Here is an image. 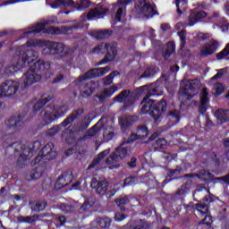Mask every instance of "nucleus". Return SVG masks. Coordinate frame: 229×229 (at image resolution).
<instances>
[{
    "mask_svg": "<svg viewBox=\"0 0 229 229\" xmlns=\"http://www.w3.org/2000/svg\"><path fill=\"white\" fill-rule=\"evenodd\" d=\"M38 58V53L35 50H27L19 55H14L11 64L4 69L5 74H13L21 69H24L26 65H30Z\"/></svg>",
    "mask_w": 229,
    "mask_h": 229,
    "instance_id": "nucleus-1",
    "label": "nucleus"
},
{
    "mask_svg": "<svg viewBox=\"0 0 229 229\" xmlns=\"http://www.w3.org/2000/svg\"><path fill=\"white\" fill-rule=\"evenodd\" d=\"M27 47H44L43 55H59L64 53L65 45L46 40H30L26 43Z\"/></svg>",
    "mask_w": 229,
    "mask_h": 229,
    "instance_id": "nucleus-2",
    "label": "nucleus"
},
{
    "mask_svg": "<svg viewBox=\"0 0 229 229\" xmlns=\"http://www.w3.org/2000/svg\"><path fill=\"white\" fill-rule=\"evenodd\" d=\"M24 88L17 81H5L0 85V98H10L19 99L22 96Z\"/></svg>",
    "mask_w": 229,
    "mask_h": 229,
    "instance_id": "nucleus-3",
    "label": "nucleus"
},
{
    "mask_svg": "<svg viewBox=\"0 0 229 229\" xmlns=\"http://www.w3.org/2000/svg\"><path fill=\"white\" fill-rule=\"evenodd\" d=\"M93 53L97 55H105V59L99 62V65H103V64H106V62H112L114 58H115V55H117V49L115 47L110 43H100L94 49Z\"/></svg>",
    "mask_w": 229,
    "mask_h": 229,
    "instance_id": "nucleus-4",
    "label": "nucleus"
},
{
    "mask_svg": "<svg viewBox=\"0 0 229 229\" xmlns=\"http://www.w3.org/2000/svg\"><path fill=\"white\" fill-rule=\"evenodd\" d=\"M181 85L180 94L186 96V99L190 100L198 94L200 83L198 80H183Z\"/></svg>",
    "mask_w": 229,
    "mask_h": 229,
    "instance_id": "nucleus-5",
    "label": "nucleus"
},
{
    "mask_svg": "<svg viewBox=\"0 0 229 229\" xmlns=\"http://www.w3.org/2000/svg\"><path fill=\"white\" fill-rule=\"evenodd\" d=\"M42 80V75L37 72V70L30 66V69L23 74V89H30L31 85L38 83Z\"/></svg>",
    "mask_w": 229,
    "mask_h": 229,
    "instance_id": "nucleus-6",
    "label": "nucleus"
},
{
    "mask_svg": "<svg viewBox=\"0 0 229 229\" xmlns=\"http://www.w3.org/2000/svg\"><path fill=\"white\" fill-rule=\"evenodd\" d=\"M130 155V147L125 146V143H122L106 160V164L108 165H112V164H115V162H119V160H123V158H126Z\"/></svg>",
    "mask_w": 229,
    "mask_h": 229,
    "instance_id": "nucleus-7",
    "label": "nucleus"
},
{
    "mask_svg": "<svg viewBox=\"0 0 229 229\" xmlns=\"http://www.w3.org/2000/svg\"><path fill=\"white\" fill-rule=\"evenodd\" d=\"M107 72H110V66H106L103 68H95L81 75L75 81V82L81 83L83 81H87V80H92V78H101V76H105V74H106Z\"/></svg>",
    "mask_w": 229,
    "mask_h": 229,
    "instance_id": "nucleus-8",
    "label": "nucleus"
},
{
    "mask_svg": "<svg viewBox=\"0 0 229 229\" xmlns=\"http://www.w3.org/2000/svg\"><path fill=\"white\" fill-rule=\"evenodd\" d=\"M56 158V150L55 149V144L47 143L38 153L35 158V162H40V160H55Z\"/></svg>",
    "mask_w": 229,
    "mask_h": 229,
    "instance_id": "nucleus-9",
    "label": "nucleus"
},
{
    "mask_svg": "<svg viewBox=\"0 0 229 229\" xmlns=\"http://www.w3.org/2000/svg\"><path fill=\"white\" fill-rule=\"evenodd\" d=\"M137 8L139 12L142 13L147 19H149V17H153L155 15L156 11H155V4H149L146 0H140Z\"/></svg>",
    "mask_w": 229,
    "mask_h": 229,
    "instance_id": "nucleus-10",
    "label": "nucleus"
},
{
    "mask_svg": "<svg viewBox=\"0 0 229 229\" xmlns=\"http://www.w3.org/2000/svg\"><path fill=\"white\" fill-rule=\"evenodd\" d=\"M114 103H123L126 106L133 105V94L129 89L123 90L113 99Z\"/></svg>",
    "mask_w": 229,
    "mask_h": 229,
    "instance_id": "nucleus-11",
    "label": "nucleus"
},
{
    "mask_svg": "<svg viewBox=\"0 0 229 229\" xmlns=\"http://www.w3.org/2000/svg\"><path fill=\"white\" fill-rule=\"evenodd\" d=\"M36 72L38 74H44L47 78H51V64L49 62H45L44 60H38L32 66Z\"/></svg>",
    "mask_w": 229,
    "mask_h": 229,
    "instance_id": "nucleus-12",
    "label": "nucleus"
},
{
    "mask_svg": "<svg viewBox=\"0 0 229 229\" xmlns=\"http://www.w3.org/2000/svg\"><path fill=\"white\" fill-rule=\"evenodd\" d=\"M90 185L92 189H96V191L98 192V194H100V196H105V194H106V191H108V182H106V180L103 178H93L91 180Z\"/></svg>",
    "mask_w": 229,
    "mask_h": 229,
    "instance_id": "nucleus-13",
    "label": "nucleus"
},
{
    "mask_svg": "<svg viewBox=\"0 0 229 229\" xmlns=\"http://www.w3.org/2000/svg\"><path fill=\"white\" fill-rule=\"evenodd\" d=\"M55 106L47 107L39 114V119L42 121L43 126H47V124H51L55 119H56V115L55 114Z\"/></svg>",
    "mask_w": 229,
    "mask_h": 229,
    "instance_id": "nucleus-14",
    "label": "nucleus"
},
{
    "mask_svg": "<svg viewBox=\"0 0 229 229\" xmlns=\"http://www.w3.org/2000/svg\"><path fill=\"white\" fill-rule=\"evenodd\" d=\"M72 180V172H66L58 178L55 182V187L56 189H64V187H67Z\"/></svg>",
    "mask_w": 229,
    "mask_h": 229,
    "instance_id": "nucleus-15",
    "label": "nucleus"
},
{
    "mask_svg": "<svg viewBox=\"0 0 229 229\" xmlns=\"http://www.w3.org/2000/svg\"><path fill=\"white\" fill-rule=\"evenodd\" d=\"M208 101H210V98H208V89L204 88L200 93V105L199 106V112L200 114H203L207 112Z\"/></svg>",
    "mask_w": 229,
    "mask_h": 229,
    "instance_id": "nucleus-16",
    "label": "nucleus"
},
{
    "mask_svg": "<svg viewBox=\"0 0 229 229\" xmlns=\"http://www.w3.org/2000/svg\"><path fill=\"white\" fill-rule=\"evenodd\" d=\"M217 47H219V42L217 40H213L202 47L200 55L201 56H208L209 55H214V53L217 51Z\"/></svg>",
    "mask_w": 229,
    "mask_h": 229,
    "instance_id": "nucleus-17",
    "label": "nucleus"
},
{
    "mask_svg": "<svg viewBox=\"0 0 229 229\" xmlns=\"http://www.w3.org/2000/svg\"><path fill=\"white\" fill-rule=\"evenodd\" d=\"M51 8H72L76 10L74 0H55L50 4Z\"/></svg>",
    "mask_w": 229,
    "mask_h": 229,
    "instance_id": "nucleus-18",
    "label": "nucleus"
},
{
    "mask_svg": "<svg viewBox=\"0 0 229 229\" xmlns=\"http://www.w3.org/2000/svg\"><path fill=\"white\" fill-rule=\"evenodd\" d=\"M207 17V13L205 11L200 12H191L189 17H188V23L187 26H194L197 22H199L201 19H205Z\"/></svg>",
    "mask_w": 229,
    "mask_h": 229,
    "instance_id": "nucleus-19",
    "label": "nucleus"
},
{
    "mask_svg": "<svg viewBox=\"0 0 229 229\" xmlns=\"http://www.w3.org/2000/svg\"><path fill=\"white\" fill-rule=\"evenodd\" d=\"M6 126H8L12 131H19V130H21V126H22V116L18 115L11 117L6 122Z\"/></svg>",
    "mask_w": 229,
    "mask_h": 229,
    "instance_id": "nucleus-20",
    "label": "nucleus"
},
{
    "mask_svg": "<svg viewBox=\"0 0 229 229\" xmlns=\"http://www.w3.org/2000/svg\"><path fill=\"white\" fill-rule=\"evenodd\" d=\"M141 113L149 114L153 117V110H155V101L145 97L141 102Z\"/></svg>",
    "mask_w": 229,
    "mask_h": 229,
    "instance_id": "nucleus-21",
    "label": "nucleus"
},
{
    "mask_svg": "<svg viewBox=\"0 0 229 229\" xmlns=\"http://www.w3.org/2000/svg\"><path fill=\"white\" fill-rule=\"evenodd\" d=\"M165 110H167V103L165 101L162 100L157 104V106L155 104L154 110L152 111L153 119H155V121H158L162 113L165 112Z\"/></svg>",
    "mask_w": 229,
    "mask_h": 229,
    "instance_id": "nucleus-22",
    "label": "nucleus"
},
{
    "mask_svg": "<svg viewBox=\"0 0 229 229\" xmlns=\"http://www.w3.org/2000/svg\"><path fill=\"white\" fill-rule=\"evenodd\" d=\"M106 13H108V9L103 8V7H97L95 9H92L88 13V21H92V19L98 17L101 18Z\"/></svg>",
    "mask_w": 229,
    "mask_h": 229,
    "instance_id": "nucleus-23",
    "label": "nucleus"
},
{
    "mask_svg": "<svg viewBox=\"0 0 229 229\" xmlns=\"http://www.w3.org/2000/svg\"><path fill=\"white\" fill-rule=\"evenodd\" d=\"M215 117H216L217 124H223L224 123H228L229 114L228 110L218 109L215 112Z\"/></svg>",
    "mask_w": 229,
    "mask_h": 229,
    "instance_id": "nucleus-24",
    "label": "nucleus"
},
{
    "mask_svg": "<svg viewBox=\"0 0 229 229\" xmlns=\"http://www.w3.org/2000/svg\"><path fill=\"white\" fill-rule=\"evenodd\" d=\"M83 114V109H77L72 112L71 115H69L66 119L64 120V122L61 123V126H69L72 122L76 121L78 119L79 115H81Z\"/></svg>",
    "mask_w": 229,
    "mask_h": 229,
    "instance_id": "nucleus-25",
    "label": "nucleus"
},
{
    "mask_svg": "<svg viewBox=\"0 0 229 229\" xmlns=\"http://www.w3.org/2000/svg\"><path fill=\"white\" fill-rule=\"evenodd\" d=\"M119 90V88L117 86H112L109 89H106L98 95V99L100 101H105L107 98H112L115 92Z\"/></svg>",
    "mask_w": 229,
    "mask_h": 229,
    "instance_id": "nucleus-26",
    "label": "nucleus"
},
{
    "mask_svg": "<svg viewBox=\"0 0 229 229\" xmlns=\"http://www.w3.org/2000/svg\"><path fill=\"white\" fill-rule=\"evenodd\" d=\"M110 153V149H106L100 152L97 158L93 160V162L89 165V169H93V167H98V165H101V162H103V158L106 157Z\"/></svg>",
    "mask_w": 229,
    "mask_h": 229,
    "instance_id": "nucleus-27",
    "label": "nucleus"
},
{
    "mask_svg": "<svg viewBox=\"0 0 229 229\" xmlns=\"http://www.w3.org/2000/svg\"><path fill=\"white\" fill-rule=\"evenodd\" d=\"M112 35V30H94L92 32V37L98 40H103L104 38H108Z\"/></svg>",
    "mask_w": 229,
    "mask_h": 229,
    "instance_id": "nucleus-28",
    "label": "nucleus"
},
{
    "mask_svg": "<svg viewBox=\"0 0 229 229\" xmlns=\"http://www.w3.org/2000/svg\"><path fill=\"white\" fill-rule=\"evenodd\" d=\"M95 223L98 225V226H99V228H110V225H112V219L108 217H98L96 218Z\"/></svg>",
    "mask_w": 229,
    "mask_h": 229,
    "instance_id": "nucleus-29",
    "label": "nucleus"
},
{
    "mask_svg": "<svg viewBox=\"0 0 229 229\" xmlns=\"http://www.w3.org/2000/svg\"><path fill=\"white\" fill-rule=\"evenodd\" d=\"M50 98H41L34 106L32 108V112L33 114H37V112H38L39 110H42V108L44 107L45 105H47V103H49Z\"/></svg>",
    "mask_w": 229,
    "mask_h": 229,
    "instance_id": "nucleus-30",
    "label": "nucleus"
},
{
    "mask_svg": "<svg viewBox=\"0 0 229 229\" xmlns=\"http://www.w3.org/2000/svg\"><path fill=\"white\" fill-rule=\"evenodd\" d=\"M40 31H43V33H50V31L46 30V23H38L30 31L25 32V35H37L40 33Z\"/></svg>",
    "mask_w": 229,
    "mask_h": 229,
    "instance_id": "nucleus-31",
    "label": "nucleus"
},
{
    "mask_svg": "<svg viewBox=\"0 0 229 229\" xmlns=\"http://www.w3.org/2000/svg\"><path fill=\"white\" fill-rule=\"evenodd\" d=\"M194 210L200 214V216L208 215V206L207 204L197 203L193 206Z\"/></svg>",
    "mask_w": 229,
    "mask_h": 229,
    "instance_id": "nucleus-32",
    "label": "nucleus"
},
{
    "mask_svg": "<svg viewBox=\"0 0 229 229\" xmlns=\"http://www.w3.org/2000/svg\"><path fill=\"white\" fill-rule=\"evenodd\" d=\"M140 90H147L148 93L145 98H148V99L152 96H160V94H162V92L158 90V88L148 89V86H142L140 88Z\"/></svg>",
    "mask_w": 229,
    "mask_h": 229,
    "instance_id": "nucleus-33",
    "label": "nucleus"
},
{
    "mask_svg": "<svg viewBox=\"0 0 229 229\" xmlns=\"http://www.w3.org/2000/svg\"><path fill=\"white\" fill-rule=\"evenodd\" d=\"M138 117L137 116H126L123 118H121L120 120V124L122 128H128L131 124H133L135 121H137Z\"/></svg>",
    "mask_w": 229,
    "mask_h": 229,
    "instance_id": "nucleus-34",
    "label": "nucleus"
},
{
    "mask_svg": "<svg viewBox=\"0 0 229 229\" xmlns=\"http://www.w3.org/2000/svg\"><path fill=\"white\" fill-rule=\"evenodd\" d=\"M17 221L19 223H29L30 225H33L38 221V215H34L31 216H18Z\"/></svg>",
    "mask_w": 229,
    "mask_h": 229,
    "instance_id": "nucleus-35",
    "label": "nucleus"
},
{
    "mask_svg": "<svg viewBox=\"0 0 229 229\" xmlns=\"http://www.w3.org/2000/svg\"><path fill=\"white\" fill-rule=\"evenodd\" d=\"M99 131H101V120L97 124H95L93 127H91L90 129L88 130L87 136L88 137H96V135H98V133H99Z\"/></svg>",
    "mask_w": 229,
    "mask_h": 229,
    "instance_id": "nucleus-36",
    "label": "nucleus"
},
{
    "mask_svg": "<svg viewBox=\"0 0 229 229\" xmlns=\"http://www.w3.org/2000/svg\"><path fill=\"white\" fill-rule=\"evenodd\" d=\"M94 92V88H92V84H86L81 89V96L82 98H89V96H92Z\"/></svg>",
    "mask_w": 229,
    "mask_h": 229,
    "instance_id": "nucleus-37",
    "label": "nucleus"
},
{
    "mask_svg": "<svg viewBox=\"0 0 229 229\" xmlns=\"http://www.w3.org/2000/svg\"><path fill=\"white\" fill-rule=\"evenodd\" d=\"M117 74H119V72L114 71V72H111L109 75H107L106 78H104L103 79L104 85L106 87H108V85H112V83H114V78H115V76H117Z\"/></svg>",
    "mask_w": 229,
    "mask_h": 229,
    "instance_id": "nucleus-38",
    "label": "nucleus"
},
{
    "mask_svg": "<svg viewBox=\"0 0 229 229\" xmlns=\"http://www.w3.org/2000/svg\"><path fill=\"white\" fill-rule=\"evenodd\" d=\"M103 137L106 142L112 140L113 137H115V133H114V127L106 128L104 131Z\"/></svg>",
    "mask_w": 229,
    "mask_h": 229,
    "instance_id": "nucleus-39",
    "label": "nucleus"
},
{
    "mask_svg": "<svg viewBox=\"0 0 229 229\" xmlns=\"http://www.w3.org/2000/svg\"><path fill=\"white\" fill-rule=\"evenodd\" d=\"M229 58V44H227L225 48L216 54V59L225 60Z\"/></svg>",
    "mask_w": 229,
    "mask_h": 229,
    "instance_id": "nucleus-40",
    "label": "nucleus"
},
{
    "mask_svg": "<svg viewBox=\"0 0 229 229\" xmlns=\"http://www.w3.org/2000/svg\"><path fill=\"white\" fill-rule=\"evenodd\" d=\"M177 13L182 15V10H187V0H175Z\"/></svg>",
    "mask_w": 229,
    "mask_h": 229,
    "instance_id": "nucleus-41",
    "label": "nucleus"
},
{
    "mask_svg": "<svg viewBox=\"0 0 229 229\" xmlns=\"http://www.w3.org/2000/svg\"><path fill=\"white\" fill-rule=\"evenodd\" d=\"M174 49V42H170L166 45V49L164 53V57L165 58V60H167L171 56V55H173Z\"/></svg>",
    "mask_w": 229,
    "mask_h": 229,
    "instance_id": "nucleus-42",
    "label": "nucleus"
},
{
    "mask_svg": "<svg viewBox=\"0 0 229 229\" xmlns=\"http://www.w3.org/2000/svg\"><path fill=\"white\" fill-rule=\"evenodd\" d=\"M34 212H41L46 208V201L38 200L31 208Z\"/></svg>",
    "mask_w": 229,
    "mask_h": 229,
    "instance_id": "nucleus-43",
    "label": "nucleus"
},
{
    "mask_svg": "<svg viewBox=\"0 0 229 229\" xmlns=\"http://www.w3.org/2000/svg\"><path fill=\"white\" fill-rule=\"evenodd\" d=\"M30 176L31 180H38V178H40V176H42V168L38 167V168L33 169L32 171H30Z\"/></svg>",
    "mask_w": 229,
    "mask_h": 229,
    "instance_id": "nucleus-44",
    "label": "nucleus"
},
{
    "mask_svg": "<svg viewBox=\"0 0 229 229\" xmlns=\"http://www.w3.org/2000/svg\"><path fill=\"white\" fill-rule=\"evenodd\" d=\"M137 133H138L139 139H146V137H148V135H149V133L148 131V127H146V126L140 127L137 131Z\"/></svg>",
    "mask_w": 229,
    "mask_h": 229,
    "instance_id": "nucleus-45",
    "label": "nucleus"
},
{
    "mask_svg": "<svg viewBox=\"0 0 229 229\" xmlns=\"http://www.w3.org/2000/svg\"><path fill=\"white\" fill-rule=\"evenodd\" d=\"M218 26L222 31H228L229 23L224 17L220 18L218 21Z\"/></svg>",
    "mask_w": 229,
    "mask_h": 229,
    "instance_id": "nucleus-46",
    "label": "nucleus"
},
{
    "mask_svg": "<svg viewBox=\"0 0 229 229\" xmlns=\"http://www.w3.org/2000/svg\"><path fill=\"white\" fill-rule=\"evenodd\" d=\"M167 146V140L165 139H158L155 143L154 147L156 149H164Z\"/></svg>",
    "mask_w": 229,
    "mask_h": 229,
    "instance_id": "nucleus-47",
    "label": "nucleus"
},
{
    "mask_svg": "<svg viewBox=\"0 0 229 229\" xmlns=\"http://www.w3.org/2000/svg\"><path fill=\"white\" fill-rule=\"evenodd\" d=\"M169 118L170 121H173L174 124H176L180 122V114L178 113V111H171L169 113Z\"/></svg>",
    "mask_w": 229,
    "mask_h": 229,
    "instance_id": "nucleus-48",
    "label": "nucleus"
},
{
    "mask_svg": "<svg viewBox=\"0 0 229 229\" xmlns=\"http://www.w3.org/2000/svg\"><path fill=\"white\" fill-rule=\"evenodd\" d=\"M186 31L185 30H181L178 32V36L180 37L181 40V49H183L185 47V44L187 42V36H186Z\"/></svg>",
    "mask_w": 229,
    "mask_h": 229,
    "instance_id": "nucleus-49",
    "label": "nucleus"
},
{
    "mask_svg": "<svg viewBox=\"0 0 229 229\" xmlns=\"http://www.w3.org/2000/svg\"><path fill=\"white\" fill-rule=\"evenodd\" d=\"M64 106H54V115H55V119H58V117H62V115H65V111L64 110Z\"/></svg>",
    "mask_w": 229,
    "mask_h": 229,
    "instance_id": "nucleus-50",
    "label": "nucleus"
},
{
    "mask_svg": "<svg viewBox=\"0 0 229 229\" xmlns=\"http://www.w3.org/2000/svg\"><path fill=\"white\" fill-rule=\"evenodd\" d=\"M90 6V1L89 0H81V4H76L75 10H85Z\"/></svg>",
    "mask_w": 229,
    "mask_h": 229,
    "instance_id": "nucleus-51",
    "label": "nucleus"
},
{
    "mask_svg": "<svg viewBox=\"0 0 229 229\" xmlns=\"http://www.w3.org/2000/svg\"><path fill=\"white\" fill-rule=\"evenodd\" d=\"M157 74L156 68H148L147 69L140 78H151V76Z\"/></svg>",
    "mask_w": 229,
    "mask_h": 229,
    "instance_id": "nucleus-52",
    "label": "nucleus"
},
{
    "mask_svg": "<svg viewBox=\"0 0 229 229\" xmlns=\"http://www.w3.org/2000/svg\"><path fill=\"white\" fill-rule=\"evenodd\" d=\"M57 208L62 210V212H64V214L72 212V206L71 205L60 204L57 206Z\"/></svg>",
    "mask_w": 229,
    "mask_h": 229,
    "instance_id": "nucleus-53",
    "label": "nucleus"
},
{
    "mask_svg": "<svg viewBox=\"0 0 229 229\" xmlns=\"http://www.w3.org/2000/svg\"><path fill=\"white\" fill-rule=\"evenodd\" d=\"M115 203L118 207H121L123 205H127V203H130V199L126 196L121 197L115 199Z\"/></svg>",
    "mask_w": 229,
    "mask_h": 229,
    "instance_id": "nucleus-54",
    "label": "nucleus"
},
{
    "mask_svg": "<svg viewBox=\"0 0 229 229\" xmlns=\"http://www.w3.org/2000/svg\"><path fill=\"white\" fill-rule=\"evenodd\" d=\"M60 131V125H56L55 127L50 128L47 131V135H49V137H54V135H56V133H59Z\"/></svg>",
    "mask_w": 229,
    "mask_h": 229,
    "instance_id": "nucleus-55",
    "label": "nucleus"
},
{
    "mask_svg": "<svg viewBox=\"0 0 229 229\" xmlns=\"http://www.w3.org/2000/svg\"><path fill=\"white\" fill-rule=\"evenodd\" d=\"M137 179L135 177H128L125 179L123 182V187H127V185H136Z\"/></svg>",
    "mask_w": 229,
    "mask_h": 229,
    "instance_id": "nucleus-56",
    "label": "nucleus"
},
{
    "mask_svg": "<svg viewBox=\"0 0 229 229\" xmlns=\"http://www.w3.org/2000/svg\"><path fill=\"white\" fill-rule=\"evenodd\" d=\"M205 218L199 223V225H207V226H210L212 225V216L208 215H204Z\"/></svg>",
    "mask_w": 229,
    "mask_h": 229,
    "instance_id": "nucleus-57",
    "label": "nucleus"
},
{
    "mask_svg": "<svg viewBox=\"0 0 229 229\" xmlns=\"http://www.w3.org/2000/svg\"><path fill=\"white\" fill-rule=\"evenodd\" d=\"M64 78L65 76L64 75V73H59L52 80L51 83L53 85L60 83V81H64Z\"/></svg>",
    "mask_w": 229,
    "mask_h": 229,
    "instance_id": "nucleus-58",
    "label": "nucleus"
},
{
    "mask_svg": "<svg viewBox=\"0 0 229 229\" xmlns=\"http://www.w3.org/2000/svg\"><path fill=\"white\" fill-rule=\"evenodd\" d=\"M216 199H217V198H216L214 196V194L210 193V191H208V195H207L203 201L204 203H212L213 201H216Z\"/></svg>",
    "mask_w": 229,
    "mask_h": 229,
    "instance_id": "nucleus-59",
    "label": "nucleus"
},
{
    "mask_svg": "<svg viewBox=\"0 0 229 229\" xmlns=\"http://www.w3.org/2000/svg\"><path fill=\"white\" fill-rule=\"evenodd\" d=\"M30 148H27L23 151V153L19 157V162H21V160H23V162H26V159L29 158L30 157Z\"/></svg>",
    "mask_w": 229,
    "mask_h": 229,
    "instance_id": "nucleus-60",
    "label": "nucleus"
},
{
    "mask_svg": "<svg viewBox=\"0 0 229 229\" xmlns=\"http://www.w3.org/2000/svg\"><path fill=\"white\" fill-rule=\"evenodd\" d=\"M216 94V96H219V94H223L225 92V87H223V84L216 83L215 85Z\"/></svg>",
    "mask_w": 229,
    "mask_h": 229,
    "instance_id": "nucleus-61",
    "label": "nucleus"
},
{
    "mask_svg": "<svg viewBox=\"0 0 229 229\" xmlns=\"http://www.w3.org/2000/svg\"><path fill=\"white\" fill-rule=\"evenodd\" d=\"M84 203L86 207L90 208L96 203V199L94 197H89L84 201Z\"/></svg>",
    "mask_w": 229,
    "mask_h": 229,
    "instance_id": "nucleus-62",
    "label": "nucleus"
},
{
    "mask_svg": "<svg viewBox=\"0 0 229 229\" xmlns=\"http://www.w3.org/2000/svg\"><path fill=\"white\" fill-rule=\"evenodd\" d=\"M187 189L185 186L182 185L179 190L175 192V196H183L187 192Z\"/></svg>",
    "mask_w": 229,
    "mask_h": 229,
    "instance_id": "nucleus-63",
    "label": "nucleus"
},
{
    "mask_svg": "<svg viewBox=\"0 0 229 229\" xmlns=\"http://www.w3.org/2000/svg\"><path fill=\"white\" fill-rule=\"evenodd\" d=\"M180 173H182V167L177 166L175 169L170 171L169 176H174V174H180Z\"/></svg>",
    "mask_w": 229,
    "mask_h": 229,
    "instance_id": "nucleus-64",
    "label": "nucleus"
}]
</instances>
